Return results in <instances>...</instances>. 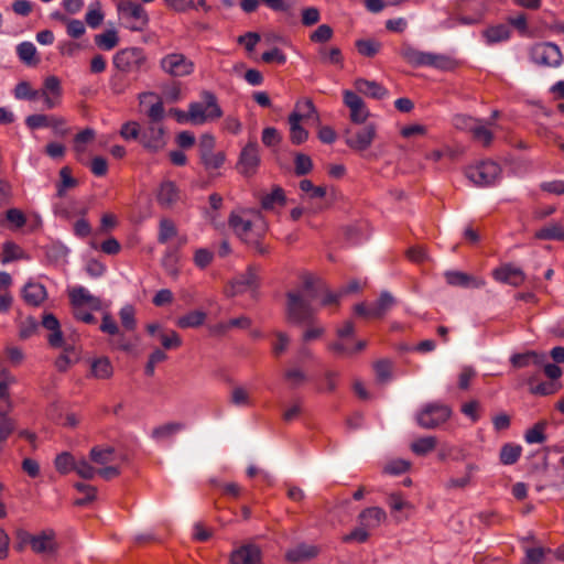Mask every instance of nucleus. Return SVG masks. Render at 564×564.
<instances>
[{"label": "nucleus", "mask_w": 564, "mask_h": 564, "mask_svg": "<svg viewBox=\"0 0 564 564\" xmlns=\"http://www.w3.org/2000/svg\"><path fill=\"white\" fill-rule=\"evenodd\" d=\"M510 29L506 24H498L485 30L484 36L488 44H495L509 40Z\"/></svg>", "instance_id": "nucleus-37"}, {"label": "nucleus", "mask_w": 564, "mask_h": 564, "mask_svg": "<svg viewBox=\"0 0 564 564\" xmlns=\"http://www.w3.org/2000/svg\"><path fill=\"white\" fill-rule=\"evenodd\" d=\"M200 160L207 170H217L223 166L225 162V154L223 152H210L202 154Z\"/></svg>", "instance_id": "nucleus-62"}, {"label": "nucleus", "mask_w": 564, "mask_h": 564, "mask_svg": "<svg viewBox=\"0 0 564 564\" xmlns=\"http://www.w3.org/2000/svg\"><path fill=\"white\" fill-rule=\"evenodd\" d=\"M318 553V549L314 545L300 544L291 550H289L285 554V557L289 562H300L304 560L312 558L316 556Z\"/></svg>", "instance_id": "nucleus-33"}, {"label": "nucleus", "mask_w": 564, "mask_h": 564, "mask_svg": "<svg viewBox=\"0 0 564 564\" xmlns=\"http://www.w3.org/2000/svg\"><path fill=\"white\" fill-rule=\"evenodd\" d=\"M113 375V367L108 357H97L90 361V376L105 380Z\"/></svg>", "instance_id": "nucleus-29"}, {"label": "nucleus", "mask_w": 564, "mask_h": 564, "mask_svg": "<svg viewBox=\"0 0 564 564\" xmlns=\"http://www.w3.org/2000/svg\"><path fill=\"white\" fill-rule=\"evenodd\" d=\"M477 470V465L473 463L467 464L465 468V474L462 477H452L446 481V489H463L467 487L471 481L473 475Z\"/></svg>", "instance_id": "nucleus-35"}, {"label": "nucleus", "mask_w": 564, "mask_h": 564, "mask_svg": "<svg viewBox=\"0 0 564 564\" xmlns=\"http://www.w3.org/2000/svg\"><path fill=\"white\" fill-rule=\"evenodd\" d=\"M285 203V195L281 187L273 188L269 194L261 198V207L265 210H271L275 206H283Z\"/></svg>", "instance_id": "nucleus-45"}, {"label": "nucleus", "mask_w": 564, "mask_h": 564, "mask_svg": "<svg viewBox=\"0 0 564 564\" xmlns=\"http://www.w3.org/2000/svg\"><path fill=\"white\" fill-rule=\"evenodd\" d=\"M494 278L501 283L519 286L524 282L523 271L512 264H505L494 270Z\"/></svg>", "instance_id": "nucleus-18"}, {"label": "nucleus", "mask_w": 564, "mask_h": 564, "mask_svg": "<svg viewBox=\"0 0 564 564\" xmlns=\"http://www.w3.org/2000/svg\"><path fill=\"white\" fill-rule=\"evenodd\" d=\"M501 169L494 161H481L466 170L467 178L477 186H492L497 183Z\"/></svg>", "instance_id": "nucleus-7"}, {"label": "nucleus", "mask_w": 564, "mask_h": 564, "mask_svg": "<svg viewBox=\"0 0 564 564\" xmlns=\"http://www.w3.org/2000/svg\"><path fill=\"white\" fill-rule=\"evenodd\" d=\"M17 55L19 59L28 66H35L40 62L35 45L29 41L21 42L17 45Z\"/></svg>", "instance_id": "nucleus-31"}, {"label": "nucleus", "mask_w": 564, "mask_h": 564, "mask_svg": "<svg viewBox=\"0 0 564 564\" xmlns=\"http://www.w3.org/2000/svg\"><path fill=\"white\" fill-rule=\"evenodd\" d=\"M535 238L541 240H564V228L558 224H551L539 229Z\"/></svg>", "instance_id": "nucleus-47"}, {"label": "nucleus", "mask_w": 564, "mask_h": 564, "mask_svg": "<svg viewBox=\"0 0 564 564\" xmlns=\"http://www.w3.org/2000/svg\"><path fill=\"white\" fill-rule=\"evenodd\" d=\"M39 93L46 109H54L62 105L63 87L62 80L57 76H46Z\"/></svg>", "instance_id": "nucleus-12"}, {"label": "nucleus", "mask_w": 564, "mask_h": 564, "mask_svg": "<svg viewBox=\"0 0 564 564\" xmlns=\"http://www.w3.org/2000/svg\"><path fill=\"white\" fill-rule=\"evenodd\" d=\"M11 285V275L8 272L0 271V313L8 312L12 305Z\"/></svg>", "instance_id": "nucleus-30"}, {"label": "nucleus", "mask_w": 564, "mask_h": 564, "mask_svg": "<svg viewBox=\"0 0 564 564\" xmlns=\"http://www.w3.org/2000/svg\"><path fill=\"white\" fill-rule=\"evenodd\" d=\"M300 189L308 195L310 198H323L327 194V187L315 186L310 180H302L300 182Z\"/></svg>", "instance_id": "nucleus-59"}, {"label": "nucleus", "mask_w": 564, "mask_h": 564, "mask_svg": "<svg viewBox=\"0 0 564 564\" xmlns=\"http://www.w3.org/2000/svg\"><path fill=\"white\" fill-rule=\"evenodd\" d=\"M14 97L19 100H36L40 98L39 89L32 88L29 82H20L15 85Z\"/></svg>", "instance_id": "nucleus-50"}, {"label": "nucleus", "mask_w": 564, "mask_h": 564, "mask_svg": "<svg viewBox=\"0 0 564 564\" xmlns=\"http://www.w3.org/2000/svg\"><path fill=\"white\" fill-rule=\"evenodd\" d=\"M135 311L132 305H124L121 307L119 312V316L121 319L122 326L128 330H133L135 328Z\"/></svg>", "instance_id": "nucleus-64"}, {"label": "nucleus", "mask_w": 564, "mask_h": 564, "mask_svg": "<svg viewBox=\"0 0 564 564\" xmlns=\"http://www.w3.org/2000/svg\"><path fill=\"white\" fill-rule=\"evenodd\" d=\"M42 325L52 333L47 337V341L52 347H61L63 344V334L58 319L51 313L44 314Z\"/></svg>", "instance_id": "nucleus-25"}, {"label": "nucleus", "mask_w": 564, "mask_h": 564, "mask_svg": "<svg viewBox=\"0 0 564 564\" xmlns=\"http://www.w3.org/2000/svg\"><path fill=\"white\" fill-rule=\"evenodd\" d=\"M141 132L140 124L137 121H127L121 126L119 134L126 141H140Z\"/></svg>", "instance_id": "nucleus-56"}, {"label": "nucleus", "mask_w": 564, "mask_h": 564, "mask_svg": "<svg viewBox=\"0 0 564 564\" xmlns=\"http://www.w3.org/2000/svg\"><path fill=\"white\" fill-rule=\"evenodd\" d=\"M319 55H321L322 62H324L326 64L339 65V66L343 65V55H341L340 50L337 47L321 48Z\"/></svg>", "instance_id": "nucleus-63"}, {"label": "nucleus", "mask_w": 564, "mask_h": 564, "mask_svg": "<svg viewBox=\"0 0 564 564\" xmlns=\"http://www.w3.org/2000/svg\"><path fill=\"white\" fill-rule=\"evenodd\" d=\"M117 13L122 25L131 32H143L149 26L148 11L135 0H120Z\"/></svg>", "instance_id": "nucleus-4"}, {"label": "nucleus", "mask_w": 564, "mask_h": 564, "mask_svg": "<svg viewBox=\"0 0 564 564\" xmlns=\"http://www.w3.org/2000/svg\"><path fill=\"white\" fill-rule=\"evenodd\" d=\"M470 132L473 133L474 139L485 147H488L494 139L491 130L488 129L485 124L480 123L479 121H477V123L473 126Z\"/></svg>", "instance_id": "nucleus-55"}, {"label": "nucleus", "mask_w": 564, "mask_h": 564, "mask_svg": "<svg viewBox=\"0 0 564 564\" xmlns=\"http://www.w3.org/2000/svg\"><path fill=\"white\" fill-rule=\"evenodd\" d=\"M17 536L20 545H30L36 554H53L57 550L56 534L52 529H45L34 534L20 530Z\"/></svg>", "instance_id": "nucleus-5"}, {"label": "nucleus", "mask_w": 564, "mask_h": 564, "mask_svg": "<svg viewBox=\"0 0 564 564\" xmlns=\"http://www.w3.org/2000/svg\"><path fill=\"white\" fill-rule=\"evenodd\" d=\"M228 224L240 240L254 247H260V242L269 229L268 221L261 212L254 208L232 210Z\"/></svg>", "instance_id": "nucleus-1"}, {"label": "nucleus", "mask_w": 564, "mask_h": 564, "mask_svg": "<svg viewBox=\"0 0 564 564\" xmlns=\"http://www.w3.org/2000/svg\"><path fill=\"white\" fill-rule=\"evenodd\" d=\"M261 551L254 544H246L235 550L230 556V564H260Z\"/></svg>", "instance_id": "nucleus-19"}, {"label": "nucleus", "mask_w": 564, "mask_h": 564, "mask_svg": "<svg viewBox=\"0 0 564 564\" xmlns=\"http://www.w3.org/2000/svg\"><path fill=\"white\" fill-rule=\"evenodd\" d=\"M377 137V126L368 122L357 129H347L345 132V143L354 151L361 152L370 148Z\"/></svg>", "instance_id": "nucleus-9"}, {"label": "nucleus", "mask_w": 564, "mask_h": 564, "mask_svg": "<svg viewBox=\"0 0 564 564\" xmlns=\"http://www.w3.org/2000/svg\"><path fill=\"white\" fill-rule=\"evenodd\" d=\"M147 54L143 48L132 46L118 51L112 58L113 66L122 73H137L147 64Z\"/></svg>", "instance_id": "nucleus-6"}, {"label": "nucleus", "mask_w": 564, "mask_h": 564, "mask_svg": "<svg viewBox=\"0 0 564 564\" xmlns=\"http://www.w3.org/2000/svg\"><path fill=\"white\" fill-rule=\"evenodd\" d=\"M322 285L311 275L301 289L288 293L286 316L294 324L310 323L315 314L312 303L321 295Z\"/></svg>", "instance_id": "nucleus-2"}, {"label": "nucleus", "mask_w": 564, "mask_h": 564, "mask_svg": "<svg viewBox=\"0 0 564 564\" xmlns=\"http://www.w3.org/2000/svg\"><path fill=\"white\" fill-rule=\"evenodd\" d=\"M440 460H460L464 458L463 451L451 444H443L437 452Z\"/></svg>", "instance_id": "nucleus-57"}, {"label": "nucleus", "mask_w": 564, "mask_h": 564, "mask_svg": "<svg viewBox=\"0 0 564 564\" xmlns=\"http://www.w3.org/2000/svg\"><path fill=\"white\" fill-rule=\"evenodd\" d=\"M258 288V276L253 268H248L247 271L236 276L229 284L226 293L229 296H236L243 293L253 294Z\"/></svg>", "instance_id": "nucleus-16"}, {"label": "nucleus", "mask_w": 564, "mask_h": 564, "mask_svg": "<svg viewBox=\"0 0 564 564\" xmlns=\"http://www.w3.org/2000/svg\"><path fill=\"white\" fill-rule=\"evenodd\" d=\"M356 47L361 55L372 57L379 52L381 45L376 40H358Z\"/></svg>", "instance_id": "nucleus-61"}, {"label": "nucleus", "mask_w": 564, "mask_h": 564, "mask_svg": "<svg viewBox=\"0 0 564 564\" xmlns=\"http://www.w3.org/2000/svg\"><path fill=\"white\" fill-rule=\"evenodd\" d=\"M158 202L162 207L169 208L178 200V188L172 181L161 183L158 195Z\"/></svg>", "instance_id": "nucleus-24"}, {"label": "nucleus", "mask_w": 564, "mask_h": 564, "mask_svg": "<svg viewBox=\"0 0 564 564\" xmlns=\"http://www.w3.org/2000/svg\"><path fill=\"white\" fill-rule=\"evenodd\" d=\"M521 454V445L507 443L500 449L499 459L502 465H513L519 460Z\"/></svg>", "instance_id": "nucleus-36"}, {"label": "nucleus", "mask_w": 564, "mask_h": 564, "mask_svg": "<svg viewBox=\"0 0 564 564\" xmlns=\"http://www.w3.org/2000/svg\"><path fill=\"white\" fill-rule=\"evenodd\" d=\"M76 463L77 460L70 453L63 452L56 456L54 466L59 474L66 475L75 470Z\"/></svg>", "instance_id": "nucleus-48"}, {"label": "nucleus", "mask_w": 564, "mask_h": 564, "mask_svg": "<svg viewBox=\"0 0 564 564\" xmlns=\"http://www.w3.org/2000/svg\"><path fill=\"white\" fill-rule=\"evenodd\" d=\"M452 414L449 406L442 403H429L416 414V422L423 429H435L445 423Z\"/></svg>", "instance_id": "nucleus-8"}, {"label": "nucleus", "mask_w": 564, "mask_h": 564, "mask_svg": "<svg viewBox=\"0 0 564 564\" xmlns=\"http://www.w3.org/2000/svg\"><path fill=\"white\" fill-rule=\"evenodd\" d=\"M354 332V324L349 321L346 322L341 327L337 329V335L340 338V340L333 343L329 346V349L335 352L344 355H352L355 352L362 350L367 346V343L365 340H358L354 347H350L343 341L345 338L352 336Z\"/></svg>", "instance_id": "nucleus-17"}, {"label": "nucleus", "mask_w": 564, "mask_h": 564, "mask_svg": "<svg viewBox=\"0 0 564 564\" xmlns=\"http://www.w3.org/2000/svg\"><path fill=\"white\" fill-rule=\"evenodd\" d=\"M184 427L185 426L182 423H177V422L166 423V424L155 427L152 431L151 436L153 440L159 442V441L166 440V438L174 436L175 434L181 432Z\"/></svg>", "instance_id": "nucleus-42"}, {"label": "nucleus", "mask_w": 564, "mask_h": 564, "mask_svg": "<svg viewBox=\"0 0 564 564\" xmlns=\"http://www.w3.org/2000/svg\"><path fill=\"white\" fill-rule=\"evenodd\" d=\"M546 360L545 354H539L536 351H528L524 354H514L510 358V362L516 368H524L530 365L542 366Z\"/></svg>", "instance_id": "nucleus-28"}, {"label": "nucleus", "mask_w": 564, "mask_h": 564, "mask_svg": "<svg viewBox=\"0 0 564 564\" xmlns=\"http://www.w3.org/2000/svg\"><path fill=\"white\" fill-rule=\"evenodd\" d=\"M387 519V513L382 508L369 507L362 510L358 517L359 524L369 530L378 528Z\"/></svg>", "instance_id": "nucleus-20"}, {"label": "nucleus", "mask_w": 564, "mask_h": 564, "mask_svg": "<svg viewBox=\"0 0 564 564\" xmlns=\"http://www.w3.org/2000/svg\"><path fill=\"white\" fill-rule=\"evenodd\" d=\"M105 14L99 1L91 2L85 14V22L91 29H97L101 25Z\"/></svg>", "instance_id": "nucleus-43"}, {"label": "nucleus", "mask_w": 564, "mask_h": 564, "mask_svg": "<svg viewBox=\"0 0 564 564\" xmlns=\"http://www.w3.org/2000/svg\"><path fill=\"white\" fill-rule=\"evenodd\" d=\"M394 304V299L389 292H382L379 299L370 304V313L375 317H382Z\"/></svg>", "instance_id": "nucleus-39"}, {"label": "nucleus", "mask_w": 564, "mask_h": 564, "mask_svg": "<svg viewBox=\"0 0 564 564\" xmlns=\"http://www.w3.org/2000/svg\"><path fill=\"white\" fill-rule=\"evenodd\" d=\"M177 235V228L173 220L163 218L159 224L158 241L160 243H166L170 239Z\"/></svg>", "instance_id": "nucleus-51"}, {"label": "nucleus", "mask_w": 564, "mask_h": 564, "mask_svg": "<svg viewBox=\"0 0 564 564\" xmlns=\"http://www.w3.org/2000/svg\"><path fill=\"white\" fill-rule=\"evenodd\" d=\"M206 319V314L202 311H192L183 316H181L176 325L180 328H192V327H198L204 324Z\"/></svg>", "instance_id": "nucleus-46"}, {"label": "nucleus", "mask_w": 564, "mask_h": 564, "mask_svg": "<svg viewBox=\"0 0 564 564\" xmlns=\"http://www.w3.org/2000/svg\"><path fill=\"white\" fill-rule=\"evenodd\" d=\"M48 128L52 129L53 134L64 138L69 133L67 120L57 115H51Z\"/></svg>", "instance_id": "nucleus-60"}, {"label": "nucleus", "mask_w": 564, "mask_h": 564, "mask_svg": "<svg viewBox=\"0 0 564 564\" xmlns=\"http://www.w3.org/2000/svg\"><path fill=\"white\" fill-rule=\"evenodd\" d=\"M223 116V110L218 104L217 97L213 91L203 90L200 101L191 102L187 111V120L193 124H204L207 121H214Z\"/></svg>", "instance_id": "nucleus-3"}, {"label": "nucleus", "mask_w": 564, "mask_h": 564, "mask_svg": "<svg viewBox=\"0 0 564 564\" xmlns=\"http://www.w3.org/2000/svg\"><path fill=\"white\" fill-rule=\"evenodd\" d=\"M95 43L98 47L110 51L119 43L118 32L115 29L106 30L95 36Z\"/></svg>", "instance_id": "nucleus-44"}, {"label": "nucleus", "mask_w": 564, "mask_h": 564, "mask_svg": "<svg viewBox=\"0 0 564 564\" xmlns=\"http://www.w3.org/2000/svg\"><path fill=\"white\" fill-rule=\"evenodd\" d=\"M10 411L0 410V453L10 435L15 431V421L8 415Z\"/></svg>", "instance_id": "nucleus-38"}, {"label": "nucleus", "mask_w": 564, "mask_h": 564, "mask_svg": "<svg viewBox=\"0 0 564 564\" xmlns=\"http://www.w3.org/2000/svg\"><path fill=\"white\" fill-rule=\"evenodd\" d=\"M531 61L545 67H558L562 64V53L557 45L543 42L533 45L530 50Z\"/></svg>", "instance_id": "nucleus-10"}, {"label": "nucleus", "mask_w": 564, "mask_h": 564, "mask_svg": "<svg viewBox=\"0 0 564 564\" xmlns=\"http://www.w3.org/2000/svg\"><path fill=\"white\" fill-rule=\"evenodd\" d=\"M344 105L349 109V117L351 122L356 124L365 123L370 116V112L365 105L361 97L352 90L343 91Z\"/></svg>", "instance_id": "nucleus-15"}, {"label": "nucleus", "mask_w": 564, "mask_h": 564, "mask_svg": "<svg viewBox=\"0 0 564 564\" xmlns=\"http://www.w3.org/2000/svg\"><path fill=\"white\" fill-rule=\"evenodd\" d=\"M75 489L82 494L85 495L84 498H79L75 500L76 506H85L96 499L97 496V489L96 487L84 484V482H76L74 485Z\"/></svg>", "instance_id": "nucleus-54"}, {"label": "nucleus", "mask_w": 564, "mask_h": 564, "mask_svg": "<svg viewBox=\"0 0 564 564\" xmlns=\"http://www.w3.org/2000/svg\"><path fill=\"white\" fill-rule=\"evenodd\" d=\"M434 436L420 437L411 443V449L414 454L423 456L432 452L436 446Z\"/></svg>", "instance_id": "nucleus-49"}, {"label": "nucleus", "mask_w": 564, "mask_h": 564, "mask_svg": "<svg viewBox=\"0 0 564 564\" xmlns=\"http://www.w3.org/2000/svg\"><path fill=\"white\" fill-rule=\"evenodd\" d=\"M96 138V131L93 128H85L75 134L73 139V150L77 156L83 155L87 145L93 142Z\"/></svg>", "instance_id": "nucleus-32"}, {"label": "nucleus", "mask_w": 564, "mask_h": 564, "mask_svg": "<svg viewBox=\"0 0 564 564\" xmlns=\"http://www.w3.org/2000/svg\"><path fill=\"white\" fill-rule=\"evenodd\" d=\"M161 69L173 77H185L195 69V64L182 53H170L160 61Z\"/></svg>", "instance_id": "nucleus-11"}, {"label": "nucleus", "mask_w": 564, "mask_h": 564, "mask_svg": "<svg viewBox=\"0 0 564 564\" xmlns=\"http://www.w3.org/2000/svg\"><path fill=\"white\" fill-rule=\"evenodd\" d=\"M23 249L13 241H6L2 246L1 263L7 264L15 260L25 259Z\"/></svg>", "instance_id": "nucleus-40"}, {"label": "nucleus", "mask_w": 564, "mask_h": 564, "mask_svg": "<svg viewBox=\"0 0 564 564\" xmlns=\"http://www.w3.org/2000/svg\"><path fill=\"white\" fill-rule=\"evenodd\" d=\"M545 424L536 423L533 427L529 429L524 434V440L528 444H541L546 440Z\"/></svg>", "instance_id": "nucleus-58"}, {"label": "nucleus", "mask_w": 564, "mask_h": 564, "mask_svg": "<svg viewBox=\"0 0 564 564\" xmlns=\"http://www.w3.org/2000/svg\"><path fill=\"white\" fill-rule=\"evenodd\" d=\"M290 140L293 144L300 145L308 138V132L301 126V121L296 116H289Z\"/></svg>", "instance_id": "nucleus-41"}, {"label": "nucleus", "mask_w": 564, "mask_h": 564, "mask_svg": "<svg viewBox=\"0 0 564 564\" xmlns=\"http://www.w3.org/2000/svg\"><path fill=\"white\" fill-rule=\"evenodd\" d=\"M425 66L448 72L456 68L457 62L449 55L427 52Z\"/></svg>", "instance_id": "nucleus-26"}, {"label": "nucleus", "mask_w": 564, "mask_h": 564, "mask_svg": "<svg viewBox=\"0 0 564 564\" xmlns=\"http://www.w3.org/2000/svg\"><path fill=\"white\" fill-rule=\"evenodd\" d=\"M140 143L151 153H156L163 150L166 144L163 127L160 123H150L142 130Z\"/></svg>", "instance_id": "nucleus-14"}, {"label": "nucleus", "mask_w": 564, "mask_h": 564, "mask_svg": "<svg viewBox=\"0 0 564 564\" xmlns=\"http://www.w3.org/2000/svg\"><path fill=\"white\" fill-rule=\"evenodd\" d=\"M399 54L412 67H424L426 64L427 52L420 51L408 42L401 45Z\"/></svg>", "instance_id": "nucleus-22"}, {"label": "nucleus", "mask_w": 564, "mask_h": 564, "mask_svg": "<svg viewBox=\"0 0 564 564\" xmlns=\"http://www.w3.org/2000/svg\"><path fill=\"white\" fill-rule=\"evenodd\" d=\"M290 116H296L300 121H307L310 119H314L315 121L319 120L316 107L310 98L296 101L294 110Z\"/></svg>", "instance_id": "nucleus-27"}, {"label": "nucleus", "mask_w": 564, "mask_h": 564, "mask_svg": "<svg viewBox=\"0 0 564 564\" xmlns=\"http://www.w3.org/2000/svg\"><path fill=\"white\" fill-rule=\"evenodd\" d=\"M115 451L110 446H95L90 451V459L98 465H106L113 460Z\"/></svg>", "instance_id": "nucleus-52"}, {"label": "nucleus", "mask_w": 564, "mask_h": 564, "mask_svg": "<svg viewBox=\"0 0 564 564\" xmlns=\"http://www.w3.org/2000/svg\"><path fill=\"white\" fill-rule=\"evenodd\" d=\"M22 296L29 305L39 306L46 299L47 292L43 284L31 281L24 285Z\"/></svg>", "instance_id": "nucleus-21"}, {"label": "nucleus", "mask_w": 564, "mask_h": 564, "mask_svg": "<svg viewBox=\"0 0 564 564\" xmlns=\"http://www.w3.org/2000/svg\"><path fill=\"white\" fill-rule=\"evenodd\" d=\"M260 165L259 145L256 141L248 142L241 150L237 162V170L245 176L256 174Z\"/></svg>", "instance_id": "nucleus-13"}, {"label": "nucleus", "mask_w": 564, "mask_h": 564, "mask_svg": "<svg viewBox=\"0 0 564 564\" xmlns=\"http://www.w3.org/2000/svg\"><path fill=\"white\" fill-rule=\"evenodd\" d=\"M354 86L359 94L375 99H382L388 94L387 89L375 80L358 78L355 80Z\"/></svg>", "instance_id": "nucleus-23"}, {"label": "nucleus", "mask_w": 564, "mask_h": 564, "mask_svg": "<svg viewBox=\"0 0 564 564\" xmlns=\"http://www.w3.org/2000/svg\"><path fill=\"white\" fill-rule=\"evenodd\" d=\"M69 299L75 307L84 304L98 305L99 300L93 296L89 291L84 286H75L69 291Z\"/></svg>", "instance_id": "nucleus-34"}, {"label": "nucleus", "mask_w": 564, "mask_h": 564, "mask_svg": "<svg viewBox=\"0 0 564 564\" xmlns=\"http://www.w3.org/2000/svg\"><path fill=\"white\" fill-rule=\"evenodd\" d=\"M59 177L61 181L57 184L56 194L58 197H63L68 188L77 185V181L72 176V172L68 166H64L59 170Z\"/></svg>", "instance_id": "nucleus-53"}]
</instances>
